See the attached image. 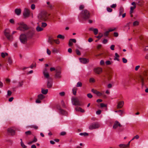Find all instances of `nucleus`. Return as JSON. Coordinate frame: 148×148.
<instances>
[{
    "mask_svg": "<svg viewBox=\"0 0 148 148\" xmlns=\"http://www.w3.org/2000/svg\"><path fill=\"white\" fill-rule=\"evenodd\" d=\"M81 15L82 18L85 20L89 18L90 16V12L86 9L83 10L81 12Z\"/></svg>",
    "mask_w": 148,
    "mask_h": 148,
    "instance_id": "f257e3e1",
    "label": "nucleus"
},
{
    "mask_svg": "<svg viewBox=\"0 0 148 148\" xmlns=\"http://www.w3.org/2000/svg\"><path fill=\"white\" fill-rule=\"evenodd\" d=\"M4 34L7 39L10 41H12L13 38L10 34V31L9 29H6L4 31Z\"/></svg>",
    "mask_w": 148,
    "mask_h": 148,
    "instance_id": "f03ea898",
    "label": "nucleus"
},
{
    "mask_svg": "<svg viewBox=\"0 0 148 148\" xmlns=\"http://www.w3.org/2000/svg\"><path fill=\"white\" fill-rule=\"evenodd\" d=\"M38 18L39 21H45L47 18V14L45 12H42L38 16Z\"/></svg>",
    "mask_w": 148,
    "mask_h": 148,
    "instance_id": "7ed1b4c3",
    "label": "nucleus"
},
{
    "mask_svg": "<svg viewBox=\"0 0 148 148\" xmlns=\"http://www.w3.org/2000/svg\"><path fill=\"white\" fill-rule=\"evenodd\" d=\"M19 25H20L18 27L17 29L18 30L24 31L28 29V27L27 25L23 22H21L19 23Z\"/></svg>",
    "mask_w": 148,
    "mask_h": 148,
    "instance_id": "20e7f679",
    "label": "nucleus"
},
{
    "mask_svg": "<svg viewBox=\"0 0 148 148\" xmlns=\"http://www.w3.org/2000/svg\"><path fill=\"white\" fill-rule=\"evenodd\" d=\"M100 127L99 124L97 123H94L91 124L89 127V129L90 130H92L99 128Z\"/></svg>",
    "mask_w": 148,
    "mask_h": 148,
    "instance_id": "39448f33",
    "label": "nucleus"
},
{
    "mask_svg": "<svg viewBox=\"0 0 148 148\" xmlns=\"http://www.w3.org/2000/svg\"><path fill=\"white\" fill-rule=\"evenodd\" d=\"M19 38L21 42L23 44L25 43L27 40L26 35L24 34L20 35Z\"/></svg>",
    "mask_w": 148,
    "mask_h": 148,
    "instance_id": "423d86ee",
    "label": "nucleus"
},
{
    "mask_svg": "<svg viewBox=\"0 0 148 148\" xmlns=\"http://www.w3.org/2000/svg\"><path fill=\"white\" fill-rule=\"evenodd\" d=\"M72 102L73 105L75 106H80L81 104L78 99L77 97L72 99Z\"/></svg>",
    "mask_w": 148,
    "mask_h": 148,
    "instance_id": "0eeeda50",
    "label": "nucleus"
},
{
    "mask_svg": "<svg viewBox=\"0 0 148 148\" xmlns=\"http://www.w3.org/2000/svg\"><path fill=\"white\" fill-rule=\"evenodd\" d=\"M30 15V11L29 9L25 8L24 9L23 15L25 18L28 17Z\"/></svg>",
    "mask_w": 148,
    "mask_h": 148,
    "instance_id": "6e6552de",
    "label": "nucleus"
},
{
    "mask_svg": "<svg viewBox=\"0 0 148 148\" xmlns=\"http://www.w3.org/2000/svg\"><path fill=\"white\" fill-rule=\"evenodd\" d=\"M122 125L121 123L117 121H116L114 124L113 126V128L114 129H116L118 128L119 127H121Z\"/></svg>",
    "mask_w": 148,
    "mask_h": 148,
    "instance_id": "1a4fd4ad",
    "label": "nucleus"
},
{
    "mask_svg": "<svg viewBox=\"0 0 148 148\" xmlns=\"http://www.w3.org/2000/svg\"><path fill=\"white\" fill-rule=\"evenodd\" d=\"M93 71L95 73L99 74L102 72V69L101 68L97 67L95 68Z\"/></svg>",
    "mask_w": 148,
    "mask_h": 148,
    "instance_id": "9d476101",
    "label": "nucleus"
},
{
    "mask_svg": "<svg viewBox=\"0 0 148 148\" xmlns=\"http://www.w3.org/2000/svg\"><path fill=\"white\" fill-rule=\"evenodd\" d=\"M80 62L82 63L85 64L88 63L89 60L85 58H80L79 59Z\"/></svg>",
    "mask_w": 148,
    "mask_h": 148,
    "instance_id": "9b49d317",
    "label": "nucleus"
},
{
    "mask_svg": "<svg viewBox=\"0 0 148 148\" xmlns=\"http://www.w3.org/2000/svg\"><path fill=\"white\" fill-rule=\"evenodd\" d=\"M124 104V102L123 101H121L118 102L117 106V108L120 109L121 108Z\"/></svg>",
    "mask_w": 148,
    "mask_h": 148,
    "instance_id": "f8f14e48",
    "label": "nucleus"
},
{
    "mask_svg": "<svg viewBox=\"0 0 148 148\" xmlns=\"http://www.w3.org/2000/svg\"><path fill=\"white\" fill-rule=\"evenodd\" d=\"M61 73L60 70H56V73L55 75L56 77L58 78H60L61 77Z\"/></svg>",
    "mask_w": 148,
    "mask_h": 148,
    "instance_id": "ddd939ff",
    "label": "nucleus"
},
{
    "mask_svg": "<svg viewBox=\"0 0 148 148\" xmlns=\"http://www.w3.org/2000/svg\"><path fill=\"white\" fill-rule=\"evenodd\" d=\"M7 131L8 132L10 133L12 136H13L15 134V132L14 130L12 128H8Z\"/></svg>",
    "mask_w": 148,
    "mask_h": 148,
    "instance_id": "4468645a",
    "label": "nucleus"
},
{
    "mask_svg": "<svg viewBox=\"0 0 148 148\" xmlns=\"http://www.w3.org/2000/svg\"><path fill=\"white\" fill-rule=\"evenodd\" d=\"M43 74L45 78L49 79V73L47 71L46 68L43 71Z\"/></svg>",
    "mask_w": 148,
    "mask_h": 148,
    "instance_id": "2eb2a0df",
    "label": "nucleus"
},
{
    "mask_svg": "<svg viewBox=\"0 0 148 148\" xmlns=\"http://www.w3.org/2000/svg\"><path fill=\"white\" fill-rule=\"evenodd\" d=\"M131 4L132 5H133L134 6L133 7H130V13H132L133 12V11L136 8V4L135 2H133L131 3Z\"/></svg>",
    "mask_w": 148,
    "mask_h": 148,
    "instance_id": "dca6fc26",
    "label": "nucleus"
},
{
    "mask_svg": "<svg viewBox=\"0 0 148 148\" xmlns=\"http://www.w3.org/2000/svg\"><path fill=\"white\" fill-rule=\"evenodd\" d=\"M52 86V82L51 79H49L47 83V87L48 88H51Z\"/></svg>",
    "mask_w": 148,
    "mask_h": 148,
    "instance_id": "f3484780",
    "label": "nucleus"
},
{
    "mask_svg": "<svg viewBox=\"0 0 148 148\" xmlns=\"http://www.w3.org/2000/svg\"><path fill=\"white\" fill-rule=\"evenodd\" d=\"M91 91L94 94H96L98 96H101L102 95V94L99 91H97L96 90L94 89H92Z\"/></svg>",
    "mask_w": 148,
    "mask_h": 148,
    "instance_id": "a211bd4d",
    "label": "nucleus"
},
{
    "mask_svg": "<svg viewBox=\"0 0 148 148\" xmlns=\"http://www.w3.org/2000/svg\"><path fill=\"white\" fill-rule=\"evenodd\" d=\"M34 34L35 32L34 31H30L27 34V36L29 38H31L33 37Z\"/></svg>",
    "mask_w": 148,
    "mask_h": 148,
    "instance_id": "6ab92c4d",
    "label": "nucleus"
},
{
    "mask_svg": "<svg viewBox=\"0 0 148 148\" xmlns=\"http://www.w3.org/2000/svg\"><path fill=\"white\" fill-rule=\"evenodd\" d=\"M76 40L75 39H71L69 41V46H71L73 45V42L75 43L76 42Z\"/></svg>",
    "mask_w": 148,
    "mask_h": 148,
    "instance_id": "aec40b11",
    "label": "nucleus"
},
{
    "mask_svg": "<svg viewBox=\"0 0 148 148\" xmlns=\"http://www.w3.org/2000/svg\"><path fill=\"white\" fill-rule=\"evenodd\" d=\"M54 41V39L51 36H49L48 40V42L51 45H52Z\"/></svg>",
    "mask_w": 148,
    "mask_h": 148,
    "instance_id": "412c9836",
    "label": "nucleus"
},
{
    "mask_svg": "<svg viewBox=\"0 0 148 148\" xmlns=\"http://www.w3.org/2000/svg\"><path fill=\"white\" fill-rule=\"evenodd\" d=\"M21 12V10L20 9H16L15 10V12L17 15H19L20 14Z\"/></svg>",
    "mask_w": 148,
    "mask_h": 148,
    "instance_id": "4be33fe9",
    "label": "nucleus"
},
{
    "mask_svg": "<svg viewBox=\"0 0 148 148\" xmlns=\"http://www.w3.org/2000/svg\"><path fill=\"white\" fill-rule=\"evenodd\" d=\"M75 109L77 111H80L82 112H85V110H84L79 107H77L75 108Z\"/></svg>",
    "mask_w": 148,
    "mask_h": 148,
    "instance_id": "5701e85b",
    "label": "nucleus"
},
{
    "mask_svg": "<svg viewBox=\"0 0 148 148\" xmlns=\"http://www.w3.org/2000/svg\"><path fill=\"white\" fill-rule=\"evenodd\" d=\"M38 99L41 100L44 99L45 97V96L42 94H40L38 95Z\"/></svg>",
    "mask_w": 148,
    "mask_h": 148,
    "instance_id": "b1692460",
    "label": "nucleus"
},
{
    "mask_svg": "<svg viewBox=\"0 0 148 148\" xmlns=\"http://www.w3.org/2000/svg\"><path fill=\"white\" fill-rule=\"evenodd\" d=\"M36 30L38 32L42 31L43 30V28L40 27L39 25L38 26L36 27Z\"/></svg>",
    "mask_w": 148,
    "mask_h": 148,
    "instance_id": "393cba45",
    "label": "nucleus"
},
{
    "mask_svg": "<svg viewBox=\"0 0 148 148\" xmlns=\"http://www.w3.org/2000/svg\"><path fill=\"white\" fill-rule=\"evenodd\" d=\"M115 57L114 59V60H117L118 61H119V55L117 53H115Z\"/></svg>",
    "mask_w": 148,
    "mask_h": 148,
    "instance_id": "a878e982",
    "label": "nucleus"
},
{
    "mask_svg": "<svg viewBox=\"0 0 148 148\" xmlns=\"http://www.w3.org/2000/svg\"><path fill=\"white\" fill-rule=\"evenodd\" d=\"M48 92V90L47 89H44L42 88L41 90V92L42 94L46 95V94Z\"/></svg>",
    "mask_w": 148,
    "mask_h": 148,
    "instance_id": "bb28decb",
    "label": "nucleus"
},
{
    "mask_svg": "<svg viewBox=\"0 0 148 148\" xmlns=\"http://www.w3.org/2000/svg\"><path fill=\"white\" fill-rule=\"evenodd\" d=\"M124 11V9L121 6L120 7L119 9V16H120L122 13Z\"/></svg>",
    "mask_w": 148,
    "mask_h": 148,
    "instance_id": "cd10ccee",
    "label": "nucleus"
},
{
    "mask_svg": "<svg viewBox=\"0 0 148 148\" xmlns=\"http://www.w3.org/2000/svg\"><path fill=\"white\" fill-rule=\"evenodd\" d=\"M59 111L61 114L65 115H66L67 114V112L62 109H59Z\"/></svg>",
    "mask_w": 148,
    "mask_h": 148,
    "instance_id": "c85d7f7f",
    "label": "nucleus"
},
{
    "mask_svg": "<svg viewBox=\"0 0 148 148\" xmlns=\"http://www.w3.org/2000/svg\"><path fill=\"white\" fill-rule=\"evenodd\" d=\"M47 4L48 5V7L50 8L51 9L53 7V5L52 4H51L50 2H47Z\"/></svg>",
    "mask_w": 148,
    "mask_h": 148,
    "instance_id": "c756f323",
    "label": "nucleus"
},
{
    "mask_svg": "<svg viewBox=\"0 0 148 148\" xmlns=\"http://www.w3.org/2000/svg\"><path fill=\"white\" fill-rule=\"evenodd\" d=\"M8 55V54L7 53H4L2 52L1 53V56L3 58H4L6 56H7Z\"/></svg>",
    "mask_w": 148,
    "mask_h": 148,
    "instance_id": "7c9ffc66",
    "label": "nucleus"
},
{
    "mask_svg": "<svg viewBox=\"0 0 148 148\" xmlns=\"http://www.w3.org/2000/svg\"><path fill=\"white\" fill-rule=\"evenodd\" d=\"M142 85L143 86L144 85V79L141 77L139 79Z\"/></svg>",
    "mask_w": 148,
    "mask_h": 148,
    "instance_id": "2f4dec72",
    "label": "nucleus"
},
{
    "mask_svg": "<svg viewBox=\"0 0 148 148\" xmlns=\"http://www.w3.org/2000/svg\"><path fill=\"white\" fill-rule=\"evenodd\" d=\"M79 135L80 136H88V134L86 132H84L79 133Z\"/></svg>",
    "mask_w": 148,
    "mask_h": 148,
    "instance_id": "473e14b6",
    "label": "nucleus"
},
{
    "mask_svg": "<svg viewBox=\"0 0 148 148\" xmlns=\"http://www.w3.org/2000/svg\"><path fill=\"white\" fill-rule=\"evenodd\" d=\"M57 37L62 40L64 39V36L61 34H59L58 35Z\"/></svg>",
    "mask_w": 148,
    "mask_h": 148,
    "instance_id": "72a5a7b5",
    "label": "nucleus"
},
{
    "mask_svg": "<svg viewBox=\"0 0 148 148\" xmlns=\"http://www.w3.org/2000/svg\"><path fill=\"white\" fill-rule=\"evenodd\" d=\"M8 62L9 64H11L12 63V60L11 57H9L8 58Z\"/></svg>",
    "mask_w": 148,
    "mask_h": 148,
    "instance_id": "f704fd0d",
    "label": "nucleus"
},
{
    "mask_svg": "<svg viewBox=\"0 0 148 148\" xmlns=\"http://www.w3.org/2000/svg\"><path fill=\"white\" fill-rule=\"evenodd\" d=\"M93 31L94 34L95 35H97L98 33V30L97 28L94 29Z\"/></svg>",
    "mask_w": 148,
    "mask_h": 148,
    "instance_id": "c9c22d12",
    "label": "nucleus"
},
{
    "mask_svg": "<svg viewBox=\"0 0 148 148\" xmlns=\"http://www.w3.org/2000/svg\"><path fill=\"white\" fill-rule=\"evenodd\" d=\"M103 36V34L101 33H99V35L96 37V38H98L99 39H100Z\"/></svg>",
    "mask_w": 148,
    "mask_h": 148,
    "instance_id": "e433bc0d",
    "label": "nucleus"
},
{
    "mask_svg": "<svg viewBox=\"0 0 148 148\" xmlns=\"http://www.w3.org/2000/svg\"><path fill=\"white\" fill-rule=\"evenodd\" d=\"M30 127L31 128H34L36 130L38 128V127L37 126L34 125H32L30 126Z\"/></svg>",
    "mask_w": 148,
    "mask_h": 148,
    "instance_id": "4c0bfd02",
    "label": "nucleus"
},
{
    "mask_svg": "<svg viewBox=\"0 0 148 148\" xmlns=\"http://www.w3.org/2000/svg\"><path fill=\"white\" fill-rule=\"evenodd\" d=\"M82 86V84L81 82H78L77 84L76 87H81Z\"/></svg>",
    "mask_w": 148,
    "mask_h": 148,
    "instance_id": "58836bf2",
    "label": "nucleus"
},
{
    "mask_svg": "<svg viewBox=\"0 0 148 148\" xmlns=\"http://www.w3.org/2000/svg\"><path fill=\"white\" fill-rule=\"evenodd\" d=\"M119 146L120 147H123V148L127 147L126 145L124 144H120L119 145Z\"/></svg>",
    "mask_w": 148,
    "mask_h": 148,
    "instance_id": "ea45409f",
    "label": "nucleus"
},
{
    "mask_svg": "<svg viewBox=\"0 0 148 148\" xmlns=\"http://www.w3.org/2000/svg\"><path fill=\"white\" fill-rule=\"evenodd\" d=\"M115 112H120V113H119V115L121 116L122 115V114L123 112V111L121 110H119L115 111Z\"/></svg>",
    "mask_w": 148,
    "mask_h": 148,
    "instance_id": "a19ab883",
    "label": "nucleus"
},
{
    "mask_svg": "<svg viewBox=\"0 0 148 148\" xmlns=\"http://www.w3.org/2000/svg\"><path fill=\"white\" fill-rule=\"evenodd\" d=\"M76 88H73L72 89L73 94L74 95H75L76 93Z\"/></svg>",
    "mask_w": 148,
    "mask_h": 148,
    "instance_id": "79ce46f5",
    "label": "nucleus"
},
{
    "mask_svg": "<svg viewBox=\"0 0 148 148\" xmlns=\"http://www.w3.org/2000/svg\"><path fill=\"white\" fill-rule=\"evenodd\" d=\"M47 24L45 23L42 22V23L41 27H45L47 26Z\"/></svg>",
    "mask_w": 148,
    "mask_h": 148,
    "instance_id": "37998d69",
    "label": "nucleus"
},
{
    "mask_svg": "<svg viewBox=\"0 0 148 148\" xmlns=\"http://www.w3.org/2000/svg\"><path fill=\"white\" fill-rule=\"evenodd\" d=\"M25 133L26 135H29L31 134V132L30 131L26 132Z\"/></svg>",
    "mask_w": 148,
    "mask_h": 148,
    "instance_id": "c03bdc74",
    "label": "nucleus"
},
{
    "mask_svg": "<svg viewBox=\"0 0 148 148\" xmlns=\"http://www.w3.org/2000/svg\"><path fill=\"white\" fill-rule=\"evenodd\" d=\"M21 145L23 148H26L27 147L26 146H25L24 144L23 143V142L22 141H21Z\"/></svg>",
    "mask_w": 148,
    "mask_h": 148,
    "instance_id": "a18cd8bd",
    "label": "nucleus"
},
{
    "mask_svg": "<svg viewBox=\"0 0 148 148\" xmlns=\"http://www.w3.org/2000/svg\"><path fill=\"white\" fill-rule=\"evenodd\" d=\"M89 82H95L94 79L93 78H90L89 79Z\"/></svg>",
    "mask_w": 148,
    "mask_h": 148,
    "instance_id": "49530a36",
    "label": "nucleus"
},
{
    "mask_svg": "<svg viewBox=\"0 0 148 148\" xmlns=\"http://www.w3.org/2000/svg\"><path fill=\"white\" fill-rule=\"evenodd\" d=\"M55 43H56L57 44H59L60 42L58 39H57L56 40H54V41Z\"/></svg>",
    "mask_w": 148,
    "mask_h": 148,
    "instance_id": "de8ad7c7",
    "label": "nucleus"
},
{
    "mask_svg": "<svg viewBox=\"0 0 148 148\" xmlns=\"http://www.w3.org/2000/svg\"><path fill=\"white\" fill-rule=\"evenodd\" d=\"M12 92L10 90H8L7 92V95L9 97L12 94Z\"/></svg>",
    "mask_w": 148,
    "mask_h": 148,
    "instance_id": "09e8293b",
    "label": "nucleus"
},
{
    "mask_svg": "<svg viewBox=\"0 0 148 148\" xmlns=\"http://www.w3.org/2000/svg\"><path fill=\"white\" fill-rule=\"evenodd\" d=\"M138 24V22L137 21H134L133 23V25L134 26L137 25Z\"/></svg>",
    "mask_w": 148,
    "mask_h": 148,
    "instance_id": "8fccbe9b",
    "label": "nucleus"
},
{
    "mask_svg": "<svg viewBox=\"0 0 148 148\" xmlns=\"http://www.w3.org/2000/svg\"><path fill=\"white\" fill-rule=\"evenodd\" d=\"M105 63L107 65H110L111 64V63L110 61L108 60Z\"/></svg>",
    "mask_w": 148,
    "mask_h": 148,
    "instance_id": "3c124183",
    "label": "nucleus"
},
{
    "mask_svg": "<svg viewBox=\"0 0 148 148\" xmlns=\"http://www.w3.org/2000/svg\"><path fill=\"white\" fill-rule=\"evenodd\" d=\"M107 10L109 12H112V10L110 8L108 7L107 8Z\"/></svg>",
    "mask_w": 148,
    "mask_h": 148,
    "instance_id": "603ef678",
    "label": "nucleus"
},
{
    "mask_svg": "<svg viewBox=\"0 0 148 148\" xmlns=\"http://www.w3.org/2000/svg\"><path fill=\"white\" fill-rule=\"evenodd\" d=\"M76 54L77 55H80L81 54L80 52V51L78 50V49H76Z\"/></svg>",
    "mask_w": 148,
    "mask_h": 148,
    "instance_id": "864d4df0",
    "label": "nucleus"
},
{
    "mask_svg": "<svg viewBox=\"0 0 148 148\" xmlns=\"http://www.w3.org/2000/svg\"><path fill=\"white\" fill-rule=\"evenodd\" d=\"M109 31H107L105 32L104 34V36H108V33H109Z\"/></svg>",
    "mask_w": 148,
    "mask_h": 148,
    "instance_id": "5fc2aeb1",
    "label": "nucleus"
},
{
    "mask_svg": "<svg viewBox=\"0 0 148 148\" xmlns=\"http://www.w3.org/2000/svg\"><path fill=\"white\" fill-rule=\"evenodd\" d=\"M52 52L53 53H57L58 52V50L54 48L52 50Z\"/></svg>",
    "mask_w": 148,
    "mask_h": 148,
    "instance_id": "6e6d98bb",
    "label": "nucleus"
},
{
    "mask_svg": "<svg viewBox=\"0 0 148 148\" xmlns=\"http://www.w3.org/2000/svg\"><path fill=\"white\" fill-rule=\"evenodd\" d=\"M87 96L89 98H91L92 97V95L90 93H88L87 94Z\"/></svg>",
    "mask_w": 148,
    "mask_h": 148,
    "instance_id": "4d7b16f0",
    "label": "nucleus"
},
{
    "mask_svg": "<svg viewBox=\"0 0 148 148\" xmlns=\"http://www.w3.org/2000/svg\"><path fill=\"white\" fill-rule=\"evenodd\" d=\"M35 5L34 4H32L31 5V8L33 10L35 9Z\"/></svg>",
    "mask_w": 148,
    "mask_h": 148,
    "instance_id": "13d9d810",
    "label": "nucleus"
},
{
    "mask_svg": "<svg viewBox=\"0 0 148 148\" xmlns=\"http://www.w3.org/2000/svg\"><path fill=\"white\" fill-rule=\"evenodd\" d=\"M123 62L124 63H126L127 62V60L125 58H122Z\"/></svg>",
    "mask_w": 148,
    "mask_h": 148,
    "instance_id": "bf43d9fd",
    "label": "nucleus"
},
{
    "mask_svg": "<svg viewBox=\"0 0 148 148\" xmlns=\"http://www.w3.org/2000/svg\"><path fill=\"white\" fill-rule=\"evenodd\" d=\"M47 54L49 55H50L51 54V52L48 49H47Z\"/></svg>",
    "mask_w": 148,
    "mask_h": 148,
    "instance_id": "052dcab7",
    "label": "nucleus"
},
{
    "mask_svg": "<svg viewBox=\"0 0 148 148\" xmlns=\"http://www.w3.org/2000/svg\"><path fill=\"white\" fill-rule=\"evenodd\" d=\"M23 85V82H19L18 83V86L19 87H21Z\"/></svg>",
    "mask_w": 148,
    "mask_h": 148,
    "instance_id": "680f3d73",
    "label": "nucleus"
},
{
    "mask_svg": "<svg viewBox=\"0 0 148 148\" xmlns=\"http://www.w3.org/2000/svg\"><path fill=\"white\" fill-rule=\"evenodd\" d=\"M116 6V4H113L112 5H111L110 7L112 8H115Z\"/></svg>",
    "mask_w": 148,
    "mask_h": 148,
    "instance_id": "e2e57ef3",
    "label": "nucleus"
},
{
    "mask_svg": "<svg viewBox=\"0 0 148 148\" xmlns=\"http://www.w3.org/2000/svg\"><path fill=\"white\" fill-rule=\"evenodd\" d=\"M84 8V6L83 5H81L79 7V9L80 10L83 9Z\"/></svg>",
    "mask_w": 148,
    "mask_h": 148,
    "instance_id": "0e129e2a",
    "label": "nucleus"
},
{
    "mask_svg": "<svg viewBox=\"0 0 148 148\" xmlns=\"http://www.w3.org/2000/svg\"><path fill=\"white\" fill-rule=\"evenodd\" d=\"M101 111L100 110H99L96 111V114H100L101 113Z\"/></svg>",
    "mask_w": 148,
    "mask_h": 148,
    "instance_id": "69168bd1",
    "label": "nucleus"
},
{
    "mask_svg": "<svg viewBox=\"0 0 148 148\" xmlns=\"http://www.w3.org/2000/svg\"><path fill=\"white\" fill-rule=\"evenodd\" d=\"M65 93L64 92H62L59 93L60 95L61 96H64V95Z\"/></svg>",
    "mask_w": 148,
    "mask_h": 148,
    "instance_id": "338daca9",
    "label": "nucleus"
},
{
    "mask_svg": "<svg viewBox=\"0 0 148 148\" xmlns=\"http://www.w3.org/2000/svg\"><path fill=\"white\" fill-rule=\"evenodd\" d=\"M107 40L106 39H104L102 43L104 44H106L107 42Z\"/></svg>",
    "mask_w": 148,
    "mask_h": 148,
    "instance_id": "774afa93",
    "label": "nucleus"
}]
</instances>
